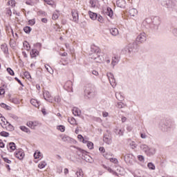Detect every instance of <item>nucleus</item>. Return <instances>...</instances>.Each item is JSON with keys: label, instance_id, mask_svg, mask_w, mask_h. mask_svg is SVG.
Listing matches in <instances>:
<instances>
[{"label": "nucleus", "instance_id": "obj_1", "mask_svg": "<svg viewBox=\"0 0 177 177\" xmlns=\"http://www.w3.org/2000/svg\"><path fill=\"white\" fill-rule=\"evenodd\" d=\"M147 39V36H146V33L142 32L138 35L136 40L133 41L132 44H129L128 46L122 50V52L123 53H132V52H133V49L138 48V45L143 44V42H146Z\"/></svg>", "mask_w": 177, "mask_h": 177}, {"label": "nucleus", "instance_id": "obj_2", "mask_svg": "<svg viewBox=\"0 0 177 177\" xmlns=\"http://www.w3.org/2000/svg\"><path fill=\"white\" fill-rule=\"evenodd\" d=\"M159 128L162 132H171L174 128V120L169 118L161 120L159 124Z\"/></svg>", "mask_w": 177, "mask_h": 177}, {"label": "nucleus", "instance_id": "obj_3", "mask_svg": "<svg viewBox=\"0 0 177 177\" xmlns=\"http://www.w3.org/2000/svg\"><path fill=\"white\" fill-rule=\"evenodd\" d=\"M91 52H92L91 55L96 53L97 57H93L92 59L95 60L97 63H102L104 62V58L103 57V55H101L102 53H100V48L95 46H91Z\"/></svg>", "mask_w": 177, "mask_h": 177}, {"label": "nucleus", "instance_id": "obj_4", "mask_svg": "<svg viewBox=\"0 0 177 177\" xmlns=\"http://www.w3.org/2000/svg\"><path fill=\"white\" fill-rule=\"evenodd\" d=\"M71 147L76 149V150H78V151H80V153L82 154V160H84L86 162H90V164H92V162H93V158H92L91 156L88 155L89 154V152L80 148V147L73 145L71 146Z\"/></svg>", "mask_w": 177, "mask_h": 177}, {"label": "nucleus", "instance_id": "obj_5", "mask_svg": "<svg viewBox=\"0 0 177 177\" xmlns=\"http://www.w3.org/2000/svg\"><path fill=\"white\" fill-rule=\"evenodd\" d=\"M140 149L145 153L148 157L154 156L157 152V149L154 147H148L147 145H142L140 146Z\"/></svg>", "mask_w": 177, "mask_h": 177}, {"label": "nucleus", "instance_id": "obj_6", "mask_svg": "<svg viewBox=\"0 0 177 177\" xmlns=\"http://www.w3.org/2000/svg\"><path fill=\"white\" fill-rule=\"evenodd\" d=\"M95 95V92H93V88H92L91 84H87L84 87V97H87V99H92Z\"/></svg>", "mask_w": 177, "mask_h": 177}, {"label": "nucleus", "instance_id": "obj_7", "mask_svg": "<svg viewBox=\"0 0 177 177\" xmlns=\"http://www.w3.org/2000/svg\"><path fill=\"white\" fill-rule=\"evenodd\" d=\"M161 24V21H160V17H152V23L151 24V30L153 31H157L158 30V27Z\"/></svg>", "mask_w": 177, "mask_h": 177}, {"label": "nucleus", "instance_id": "obj_8", "mask_svg": "<svg viewBox=\"0 0 177 177\" xmlns=\"http://www.w3.org/2000/svg\"><path fill=\"white\" fill-rule=\"evenodd\" d=\"M14 156L18 160H21L24 159L26 153H24V151L22 149H17V151L14 153Z\"/></svg>", "mask_w": 177, "mask_h": 177}, {"label": "nucleus", "instance_id": "obj_9", "mask_svg": "<svg viewBox=\"0 0 177 177\" xmlns=\"http://www.w3.org/2000/svg\"><path fill=\"white\" fill-rule=\"evenodd\" d=\"M135 156H133V154L132 153H127L124 156V161L126 162V164H130V165H132L133 164V158Z\"/></svg>", "mask_w": 177, "mask_h": 177}, {"label": "nucleus", "instance_id": "obj_10", "mask_svg": "<svg viewBox=\"0 0 177 177\" xmlns=\"http://www.w3.org/2000/svg\"><path fill=\"white\" fill-rule=\"evenodd\" d=\"M64 88L67 92H73V82L70 80L67 81L64 86Z\"/></svg>", "mask_w": 177, "mask_h": 177}, {"label": "nucleus", "instance_id": "obj_11", "mask_svg": "<svg viewBox=\"0 0 177 177\" xmlns=\"http://www.w3.org/2000/svg\"><path fill=\"white\" fill-rule=\"evenodd\" d=\"M71 15H72V17H73V21H74L75 23H78V20L80 18V16L78 15V10H72Z\"/></svg>", "mask_w": 177, "mask_h": 177}, {"label": "nucleus", "instance_id": "obj_12", "mask_svg": "<svg viewBox=\"0 0 177 177\" xmlns=\"http://www.w3.org/2000/svg\"><path fill=\"white\" fill-rule=\"evenodd\" d=\"M120 59H121V57L117 55H114L112 57L111 66H113V68H114V67H115L116 64H118V63H120Z\"/></svg>", "mask_w": 177, "mask_h": 177}, {"label": "nucleus", "instance_id": "obj_13", "mask_svg": "<svg viewBox=\"0 0 177 177\" xmlns=\"http://www.w3.org/2000/svg\"><path fill=\"white\" fill-rule=\"evenodd\" d=\"M101 165H102V168H104V169H107L108 172H109L110 174H112L113 175H115V176H120L118 173H117V171L113 170V169H111V167H107L104 164H102Z\"/></svg>", "mask_w": 177, "mask_h": 177}, {"label": "nucleus", "instance_id": "obj_14", "mask_svg": "<svg viewBox=\"0 0 177 177\" xmlns=\"http://www.w3.org/2000/svg\"><path fill=\"white\" fill-rule=\"evenodd\" d=\"M72 112L73 115L75 117H80V118H82L84 120V116L81 115V110L78 109L77 107H73L72 109Z\"/></svg>", "mask_w": 177, "mask_h": 177}, {"label": "nucleus", "instance_id": "obj_15", "mask_svg": "<svg viewBox=\"0 0 177 177\" xmlns=\"http://www.w3.org/2000/svg\"><path fill=\"white\" fill-rule=\"evenodd\" d=\"M39 124V123L37 121H29L27 122L26 125L30 128V129H35V127H38Z\"/></svg>", "mask_w": 177, "mask_h": 177}, {"label": "nucleus", "instance_id": "obj_16", "mask_svg": "<svg viewBox=\"0 0 177 177\" xmlns=\"http://www.w3.org/2000/svg\"><path fill=\"white\" fill-rule=\"evenodd\" d=\"M17 146H16V143H15L14 142H8L7 145V149L8 150H10V153H12V151H15V150L17 149Z\"/></svg>", "mask_w": 177, "mask_h": 177}, {"label": "nucleus", "instance_id": "obj_17", "mask_svg": "<svg viewBox=\"0 0 177 177\" xmlns=\"http://www.w3.org/2000/svg\"><path fill=\"white\" fill-rule=\"evenodd\" d=\"M31 59H34L37 57V56H39V50L36 48H32L30 52Z\"/></svg>", "mask_w": 177, "mask_h": 177}, {"label": "nucleus", "instance_id": "obj_18", "mask_svg": "<svg viewBox=\"0 0 177 177\" xmlns=\"http://www.w3.org/2000/svg\"><path fill=\"white\" fill-rule=\"evenodd\" d=\"M124 129L122 130V129H118V127H116L114 129L113 132L117 135L118 136H124Z\"/></svg>", "mask_w": 177, "mask_h": 177}, {"label": "nucleus", "instance_id": "obj_19", "mask_svg": "<svg viewBox=\"0 0 177 177\" xmlns=\"http://www.w3.org/2000/svg\"><path fill=\"white\" fill-rule=\"evenodd\" d=\"M1 49L3 50L4 55H9V48H8V44H6V43L1 45Z\"/></svg>", "mask_w": 177, "mask_h": 177}, {"label": "nucleus", "instance_id": "obj_20", "mask_svg": "<svg viewBox=\"0 0 177 177\" xmlns=\"http://www.w3.org/2000/svg\"><path fill=\"white\" fill-rule=\"evenodd\" d=\"M165 5L167 8H174L176 6V3H175V0H166Z\"/></svg>", "mask_w": 177, "mask_h": 177}, {"label": "nucleus", "instance_id": "obj_21", "mask_svg": "<svg viewBox=\"0 0 177 177\" xmlns=\"http://www.w3.org/2000/svg\"><path fill=\"white\" fill-rule=\"evenodd\" d=\"M105 14L111 19H113V16H114V12L113 11V9L110 7L106 8V12H105Z\"/></svg>", "mask_w": 177, "mask_h": 177}, {"label": "nucleus", "instance_id": "obj_22", "mask_svg": "<svg viewBox=\"0 0 177 177\" xmlns=\"http://www.w3.org/2000/svg\"><path fill=\"white\" fill-rule=\"evenodd\" d=\"M88 16L91 20H97V13L93 12L91 10L88 11Z\"/></svg>", "mask_w": 177, "mask_h": 177}, {"label": "nucleus", "instance_id": "obj_23", "mask_svg": "<svg viewBox=\"0 0 177 177\" xmlns=\"http://www.w3.org/2000/svg\"><path fill=\"white\" fill-rule=\"evenodd\" d=\"M116 5H117L118 8H121L122 9H123L124 8H125V1L117 0Z\"/></svg>", "mask_w": 177, "mask_h": 177}, {"label": "nucleus", "instance_id": "obj_24", "mask_svg": "<svg viewBox=\"0 0 177 177\" xmlns=\"http://www.w3.org/2000/svg\"><path fill=\"white\" fill-rule=\"evenodd\" d=\"M19 129H21L22 132H25L26 133H28V134L31 133V131L30 130V129H28L26 126H20Z\"/></svg>", "mask_w": 177, "mask_h": 177}, {"label": "nucleus", "instance_id": "obj_25", "mask_svg": "<svg viewBox=\"0 0 177 177\" xmlns=\"http://www.w3.org/2000/svg\"><path fill=\"white\" fill-rule=\"evenodd\" d=\"M129 14L130 15V16L135 17V16L138 15V10H136V8H131L129 10Z\"/></svg>", "mask_w": 177, "mask_h": 177}, {"label": "nucleus", "instance_id": "obj_26", "mask_svg": "<svg viewBox=\"0 0 177 177\" xmlns=\"http://www.w3.org/2000/svg\"><path fill=\"white\" fill-rule=\"evenodd\" d=\"M109 31L111 35H113V37L118 35V29H117V28H112L109 29Z\"/></svg>", "mask_w": 177, "mask_h": 177}, {"label": "nucleus", "instance_id": "obj_27", "mask_svg": "<svg viewBox=\"0 0 177 177\" xmlns=\"http://www.w3.org/2000/svg\"><path fill=\"white\" fill-rule=\"evenodd\" d=\"M107 77L109 79L110 82H113V84H115V78H114V75L113 73H108Z\"/></svg>", "mask_w": 177, "mask_h": 177}, {"label": "nucleus", "instance_id": "obj_28", "mask_svg": "<svg viewBox=\"0 0 177 177\" xmlns=\"http://www.w3.org/2000/svg\"><path fill=\"white\" fill-rule=\"evenodd\" d=\"M10 102H11V103H14V104H20V101L17 97H10Z\"/></svg>", "mask_w": 177, "mask_h": 177}, {"label": "nucleus", "instance_id": "obj_29", "mask_svg": "<svg viewBox=\"0 0 177 177\" xmlns=\"http://www.w3.org/2000/svg\"><path fill=\"white\" fill-rule=\"evenodd\" d=\"M5 88H8V86L5 84H3L1 86H0V96L5 95Z\"/></svg>", "mask_w": 177, "mask_h": 177}, {"label": "nucleus", "instance_id": "obj_30", "mask_svg": "<svg viewBox=\"0 0 177 177\" xmlns=\"http://www.w3.org/2000/svg\"><path fill=\"white\" fill-rule=\"evenodd\" d=\"M33 156L35 160H38V158H41L42 153H41V151L37 150L34 153Z\"/></svg>", "mask_w": 177, "mask_h": 177}, {"label": "nucleus", "instance_id": "obj_31", "mask_svg": "<svg viewBox=\"0 0 177 177\" xmlns=\"http://www.w3.org/2000/svg\"><path fill=\"white\" fill-rule=\"evenodd\" d=\"M153 21V17H150V18H146L144 21H143V24H149V27L151 28V24L152 23Z\"/></svg>", "mask_w": 177, "mask_h": 177}, {"label": "nucleus", "instance_id": "obj_32", "mask_svg": "<svg viewBox=\"0 0 177 177\" xmlns=\"http://www.w3.org/2000/svg\"><path fill=\"white\" fill-rule=\"evenodd\" d=\"M30 103L32 104V106H35V107H39V101H37L35 99H31Z\"/></svg>", "mask_w": 177, "mask_h": 177}, {"label": "nucleus", "instance_id": "obj_33", "mask_svg": "<svg viewBox=\"0 0 177 177\" xmlns=\"http://www.w3.org/2000/svg\"><path fill=\"white\" fill-rule=\"evenodd\" d=\"M24 47L26 48V50H30L31 46H30V43L27 41V40H25L23 43Z\"/></svg>", "mask_w": 177, "mask_h": 177}, {"label": "nucleus", "instance_id": "obj_34", "mask_svg": "<svg viewBox=\"0 0 177 177\" xmlns=\"http://www.w3.org/2000/svg\"><path fill=\"white\" fill-rule=\"evenodd\" d=\"M68 122H69L71 125H77V120H75L74 117L71 118V119L68 118Z\"/></svg>", "mask_w": 177, "mask_h": 177}, {"label": "nucleus", "instance_id": "obj_35", "mask_svg": "<svg viewBox=\"0 0 177 177\" xmlns=\"http://www.w3.org/2000/svg\"><path fill=\"white\" fill-rule=\"evenodd\" d=\"M23 30L26 34H30L32 31V28L28 26L24 27Z\"/></svg>", "mask_w": 177, "mask_h": 177}, {"label": "nucleus", "instance_id": "obj_36", "mask_svg": "<svg viewBox=\"0 0 177 177\" xmlns=\"http://www.w3.org/2000/svg\"><path fill=\"white\" fill-rule=\"evenodd\" d=\"M6 129L10 132H13V131H15V127H13L12 124L8 123V126L6 127Z\"/></svg>", "mask_w": 177, "mask_h": 177}, {"label": "nucleus", "instance_id": "obj_37", "mask_svg": "<svg viewBox=\"0 0 177 177\" xmlns=\"http://www.w3.org/2000/svg\"><path fill=\"white\" fill-rule=\"evenodd\" d=\"M147 167L149 169H151L152 171H154V169H156V165H154V163L151 162H148Z\"/></svg>", "mask_w": 177, "mask_h": 177}, {"label": "nucleus", "instance_id": "obj_38", "mask_svg": "<svg viewBox=\"0 0 177 177\" xmlns=\"http://www.w3.org/2000/svg\"><path fill=\"white\" fill-rule=\"evenodd\" d=\"M37 15L38 16H44V17H46L48 16V14L46 13V12L42 10H39L37 12Z\"/></svg>", "mask_w": 177, "mask_h": 177}, {"label": "nucleus", "instance_id": "obj_39", "mask_svg": "<svg viewBox=\"0 0 177 177\" xmlns=\"http://www.w3.org/2000/svg\"><path fill=\"white\" fill-rule=\"evenodd\" d=\"M45 167H46V162L45 161H41L38 165V168H39V169H44V168H45Z\"/></svg>", "mask_w": 177, "mask_h": 177}, {"label": "nucleus", "instance_id": "obj_40", "mask_svg": "<svg viewBox=\"0 0 177 177\" xmlns=\"http://www.w3.org/2000/svg\"><path fill=\"white\" fill-rule=\"evenodd\" d=\"M0 136H2L3 138H9V132L5 131H1Z\"/></svg>", "mask_w": 177, "mask_h": 177}, {"label": "nucleus", "instance_id": "obj_41", "mask_svg": "<svg viewBox=\"0 0 177 177\" xmlns=\"http://www.w3.org/2000/svg\"><path fill=\"white\" fill-rule=\"evenodd\" d=\"M71 138H70V136H64L63 138H62V140L63 142H68V143H71Z\"/></svg>", "mask_w": 177, "mask_h": 177}, {"label": "nucleus", "instance_id": "obj_42", "mask_svg": "<svg viewBox=\"0 0 177 177\" xmlns=\"http://www.w3.org/2000/svg\"><path fill=\"white\" fill-rule=\"evenodd\" d=\"M76 175L77 177H84V171H82V169H78Z\"/></svg>", "mask_w": 177, "mask_h": 177}, {"label": "nucleus", "instance_id": "obj_43", "mask_svg": "<svg viewBox=\"0 0 177 177\" xmlns=\"http://www.w3.org/2000/svg\"><path fill=\"white\" fill-rule=\"evenodd\" d=\"M57 129L58 131H60V132H64L66 131V127H64V125H58L57 127Z\"/></svg>", "mask_w": 177, "mask_h": 177}, {"label": "nucleus", "instance_id": "obj_44", "mask_svg": "<svg viewBox=\"0 0 177 177\" xmlns=\"http://www.w3.org/2000/svg\"><path fill=\"white\" fill-rule=\"evenodd\" d=\"M103 140L106 145H111V139L109 138V137H106V135H104Z\"/></svg>", "mask_w": 177, "mask_h": 177}, {"label": "nucleus", "instance_id": "obj_45", "mask_svg": "<svg viewBox=\"0 0 177 177\" xmlns=\"http://www.w3.org/2000/svg\"><path fill=\"white\" fill-rule=\"evenodd\" d=\"M88 149H89V150H93L94 149V145L93 142L88 141L87 145H86Z\"/></svg>", "mask_w": 177, "mask_h": 177}, {"label": "nucleus", "instance_id": "obj_46", "mask_svg": "<svg viewBox=\"0 0 177 177\" xmlns=\"http://www.w3.org/2000/svg\"><path fill=\"white\" fill-rule=\"evenodd\" d=\"M0 106L2 107V109H5L6 110H10V106L3 102L0 104Z\"/></svg>", "mask_w": 177, "mask_h": 177}, {"label": "nucleus", "instance_id": "obj_47", "mask_svg": "<svg viewBox=\"0 0 177 177\" xmlns=\"http://www.w3.org/2000/svg\"><path fill=\"white\" fill-rule=\"evenodd\" d=\"M6 71L10 75H12V76L15 75V71L11 68L10 67L7 68Z\"/></svg>", "mask_w": 177, "mask_h": 177}, {"label": "nucleus", "instance_id": "obj_48", "mask_svg": "<svg viewBox=\"0 0 177 177\" xmlns=\"http://www.w3.org/2000/svg\"><path fill=\"white\" fill-rule=\"evenodd\" d=\"M24 77H26L27 80H30V78L31 80V74H30V72L28 71L24 72Z\"/></svg>", "mask_w": 177, "mask_h": 177}, {"label": "nucleus", "instance_id": "obj_49", "mask_svg": "<svg viewBox=\"0 0 177 177\" xmlns=\"http://www.w3.org/2000/svg\"><path fill=\"white\" fill-rule=\"evenodd\" d=\"M28 26H34L35 24V19H29L28 21Z\"/></svg>", "mask_w": 177, "mask_h": 177}, {"label": "nucleus", "instance_id": "obj_50", "mask_svg": "<svg viewBox=\"0 0 177 177\" xmlns=\"http://www.w3.org/2000/svg\"><path fill=\"white\" fill-rule=\"evenodd\" d=\"M137 158L138 161H140V162H144L145 161V156H143L142 155H138L137 156Z\"/></svg>", "mask_w": 177, "mask_h": 177}, {"label": "nucleus", "instance_id": "obj_51", "mask_svg": "<svg viewBox=\"0 0 177 177\" xmlns=\"http://www.w3.org/2000/svg\"><path fill=\"white\" fill-rule=\"evenodd\" d=\"M109 161L111 162H113V164H118V159H117L115 158H110Z\"/></svg>", "mask_w": 177, "mask_h": 177}, {"label": "nucleus", "instance_id": "obj_52", "mask_svg": "<svg viewBox=\"0 0 177 177\" xmlns=\"http://www.w3.org/2000/svg\"><path fill=\"white\" fill-rule=\"evenodd\" d=\"M9 115L10 118H12V120H15V121H17L19 120V117L13 113H10Z\"/></svg>", "mask_w": 177, "mask_h": 177}, {"label": "nucleus", "instance_id": "obj_53", "mask_svg": "<svg viewBox=\"0 0 177 177\" xmlns=\"http://www.w3.org/2000/svg\"><path fill=\"white\" fill-rule=\"evenodd\" d=\"M97 21H99L100 23H103V21H104L103 17L100 15H97Z\"/></svg>", "mask_w": 177, "mask_h": 177}, {"label": "nucleus", "instance_id": "obj_54", "mask_svg": "<svg viewBox=\"0 0 177 177\" xmlns=\"http://www.w3.org/2000/svg\"><path fill=\"white\" fill-rule=\"evenodd\" d=\"M15 81H17V82H18V84H19V85H21V86L24 87V84H23V82H21V80H20L17 77H15Z\"/></svg>", "mask_w": 177, "mask_h": 177}, {"label": "nucleus", "instance_id": "obj_55", "mask_svg": "<svg viewBox=\"0 0 177 177\" xmlns=\"http://www.w3.org/2000/svg\"><path fill=\"white\" fill-rule=\"evenodd\" d=\"M55 102H56L57 103H60V102H62V99L60 98V96L59 95L55 96Z\"/></svg>", "mask_w": 177, "mask_h": 177}, {"label": "nucleus", "instance_id": "obj_56", "mask_svg": "<svg viewBox=\"0 0 177 177\" xmlns=\"http://www.w3.org/2000/svg\"><path fill=\"white\" fill-rule=\"evenodd\" d=\"M3 160L4 162H6L7 164H12V160H9L8 158H3Z\"/></svg>", "mask_w": 177, "mask_h": 177}, {"label": "nucleus", "instance_id": "obj_57", "mask_svg": "<svg viewBox=\"0 0 177 177\" xmlns=\"http://www.w3.org/2000/svg\"><path fill=\"white\" fill-rule=\"evenodd\" d=\"M34 46H35V48H38L39 47V48L41 49L42 48V44H41L39 42H37V43L34 44Z\"/></svg>", "mask_w": 177, "mask_h": 177}, {"label": "nucleus", "instance_id": "obj_58", "mask_svg": "<svg viewBox=\"0 0 177 177\" xmlns=\"http://www.w3.org/2000/svg\"><path fill=\"white\" fill-rule=\"evenodd\" d=\"M89 3L91 5V8H96V4H95V1L93 0H90Z\"/></svg>", "mask_w": 177, "mask_h": 177}, {"label": "nucleus", "instance_id": "obj_59", "mask_svg": "<svg viewBox=\"0 0 177 177\" xmlns=\"http://www.w3.org/2000/svg\"><path fill=\"white\" fill-rule=\"evenodd\" d=\"M99 151L100 153H106V149H104V147H100Z\"/></svg>", "mask_w": 177, "mask_h": 177}, {"label": "nucleus", "instance_id": "obj_60", "mask_svg": "<svg viewBox=\"0 0 177 177\" xmlns=\"http://www.w3.org/2000/svg\"><path fill=\"white\" fill-rule=\"evenodd\" d=\"M25 3L26 4V5H29V6H34V2H32V1H26V2H25Z\"/></svg>", "mask_w": 177, "mask_h": 177}, {"label": "nucleus", "instance_id": "obj_61", "mask_svg": "<svg viewBox=\"0 0 177 177\" xmlns=\"http://www.w3.org/2000/svg\"><path fill=\"white\" fill-rule=\"evenodd\" d=\"M5 147V143H3V141H2V139H0V149H4Z\"/></svg>", "mask_w": 177, "mask_h": 177}, {"label": "nucleus", "instance_id": "obj_62", "mask_svg": "<svg viewBox=\"0 0 177 177\" xmlns=\"http://www.w3.org/2000/svg\"><path fill=\"white\" fill-rule=\"evenodd\" d=\"M123 104H124V103H122V102H118V109H123L124 108Z\"/></svg>", "mask_w": 177, "mask_h": 177}, {"label": "nucleus", "instance_id": "obj_63", "mask_svg": "<svg viewBox=\"0 0 177 177\" xmlns=\"http://www.w3.org/2000/svg\"><path fill=\"white\" fill-rule=\"evenodd\" d=\"M10 3H11L12 8H15V6H16V1L15 0H10Z\"/></svg>", "mask_w": 177, "mask_h": 177}, {"label": "nucleus", "instance_id": "obj_64", "mask_svg": "<svg viewBox=\"0 0 177 177\" xmlns=\"http://www.w3.org/2000/svg\"><path fill=\"white\" fill-rule=\"evenodd\" d=\"M41 113H42L43 115H46V114H47L46 109L45 108H42Z\"/></svg>", "mask_w": 177, "mask_h": 177}]
</instances>
